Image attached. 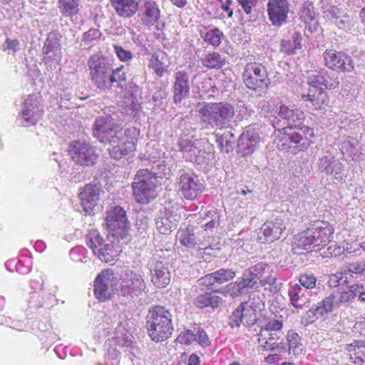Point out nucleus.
<instances>
[{
	"instance_id": "obj_33",
	"label": "nucleus",
	"mask_w": 365,
	"mask_h": 365,
	"mask_svg": "<svg viewBox=\"0 0 365 365\" xmlns=\"http://www.w3.org/2000/svg\"><path fill=\"white\" fill-rule=\"evenodd\" d=\"M170 66V57L163 51L155 52L149 59V66L153 68L158 77H163L165 73H168Z\"/></svg>"
},
{
	"instance_id": "obj_53",
	"label": "nucleus",
	"mask_w": 365,
	"mask_h": 365,
	"mask_svg": "<svg viewBox=\"0 0 365 365\" xmlns=\"http://www.w3.org/2000/svg\"><path fill=\"white\" fill-rule=\"evenodd\" d=\"M220 292L222 293L224 296L229 295L232 298H236L242 295H245L238 279L235 282L228 284L226 287L220 289Z\"/></svg>"
},
{
	"instance_id": "obj_56",
	"label": "nucleus",
	"mask_w": 365,
	"mask_h": 365,
	"mask_svg": "<svg viewBox=\"0 0 365 365\" xmlns=\"http://www.w3.org/2000/svg\"><path fill=\"white\" fill-rule=\"evenodd\" d=\"M238 281L245 294H247L251 289L258 288L259 285V282H256L253 279V277H245V272L242 277L238 279Z\"/></svg>"
},
{
	"instance_id": "obj_11",
	"label": "nucleus",
	"mask_w": 365,
	"mask_h": 365,
	"mask_svg": "<svg viewBox=\"0 0 365 365\" xmlns=\"http://www.w3.org/2000/svg\"><path fill=\"white\" fill-rule=\"evenodd\" d=\"M43 112V106L38 96L31 94L25 99L17 120L23 127L35 125L42 118Z\"/></svg>"
},
{
	"instance_id": "obj_12",
	"label": "nucleus",
	"mask_w": 365,
	"mask_h": 365,
	"mask_svg": "<svg viewBox=\"0 0 365 365\" xmlns=\"http://www.w3.org/2000/svg\"><path fill=\"white\" fill-rule=\"evenodd\" d=\"M119 294L122 297L133 299L142 294L146 288L143 276L131 270L122 272Z\"/></svg>"
},
{
	"instance_id": "obj_48",
	"label": "nucleus",
	"mask_w": 365,
	"mask_h": 365,
	"mask_svg": "<svg viewBox=\"0 0 365 365\" xmlns=\"http://www.w3.org/2000/svg\"><path fill=\"white\" fill-rule=\"evenodd\" d=\"M202 64L208 68H220L225 64V59L217 52H210L202 58Z\"/></svg>"
},
{
	"instance_id": "obj_9",
	"label": "nucleus",
	"mask_w": 365,
	"mask_h": 365,
	"mask_svg": "<svg viewBox=\"0 0 365 365\" xmlns=\"http://www.w3.org/2000/svg\"><path fill=\"white\" fill-rule=\"evenodd\" d=\"M118 279L113 270H102L93 282V294L96 298L102 302L110 299L115 294Z\"/></svg>"
},
{
	"instance_id": "obj_28",
	"label": "nucleus",
	"mask_w": 365,
	"mask_h": 365,
	"mask_svg": "<svg viewBox=\"0 0 365 365\" xmlns=\"http://www.w3.org/2000/svg\"><path fill=\"white\" fill-rule=\"evenodd\" d=\"M61 36L57 31H52L48 34L43 47V52L46 55V60H51L56 63H59L61 61Z\"/></svg>"
},
{
	"instance_id": "obj_3",
	"label": "nucleus",
	"mask_w": 365,
	"mask_h": 365,
	"mask_svg": "<svg viewBox=\"0 0 365 365\" xmlns=\"http://www.w3.org/2000/svg\"><path fill=\"white\" fill-rule=\"evenodd\" d=\"M145 327L148 336L153 341L167 340L174 329L171 309L160 305L152 307L146 316Z\"/></svg>"
},
{
	"instance_id": "obj_8",
	"label": "nucleus",
	"mask_w": 365,
	"mask_h": 365,
	"mask_svg": "<svg viewBox=\"0 0 365 365\" xmlns=\"http://www.w3.org/2000/svg\"><path fill=\"white\" fill-rule=\"evenodd\" d=\"M86 244L102 262H111L119 255L118 247L113 242L104 240L96 230L89 232Z\"/></svg>"
},
{
	"instance_id": "obj_24",
	"label": "nucleus",
	"mask_w": 365,
	"mask_h": 365,
	"mask_svg": "<svg viewBox=\"0 0 365 365\" xmlns=\"http://www.w3.org/2000/svg\"><path fill=\"white\" fill-rule=\"evenodd\" d=\"M281 338L279 332L269 333L267 331H259L257 341L259 346L263 350L269 352L283 353L287 351L285 342L277 341Z\"/></svg>"
},
{
	"instance_id": "obj_58",
	"label": "nucleus",
	"mask_w": 365,
	"mask_h": 365,
	"mask_svg": "<svg viewBox=\"0 0 365 365\" xmlns=\"http://www.w3.org/2000/svg\"><path fill=\"white\" fill-rule=\"evenodd\" d=\"M197 282L200 286H204L212 292H220V289L218 290L215 287V285L217 283V282L215 276V274H213V272L202 277L197 280Z\"/></svg>"
},
{
	"instance_id": "obj_52",
	"label": "nucleus",
	"mask_w": 365,
	"mask_h": 365,
	"mask_svg": "<svg viewBox=\"0 0 365 365\" xmlns=\"http://www.w3.org/2000/svg\"><path fill=\"white\" fill-rule=\"evenodd\" d=\"M316 307L317 309V313H320L322 317L333 312L335 308H338L333 294L325 297Z\"/></svg>"
},
{
	"instance_id": "obj_54",
	"label": "nucleus",
	"mask_w": 365,
	"mask_h": 365,
	"mask_svg": "<svg viewBox=\"0 0 365 365\" xmlns=\"http://www.w3.org/2000/svg\"><path fill=\"white\" fill-rule=\"evenodd\" d=\"M247 307V302L241 303L232 313L229 319L231 327H239L243 322V307Z\"/></svg>"
},
{
	"instance_id": "obj_1",
	"label": "nucleus",
	"mask_w": 365,
	"mask_h": 365,
	"mask_svg": "<svg viewBox=\"0 0 365 365\" xmlns=\"http://www.w3.org/2000/svg\"><path fill=\"white\" fill-rule=\"evenodd\" d=\"M271 120L273 127L282 131L285 141L298 147L300 150L307 148L314 136V128L303 125L305 113L295 105L282 104L274 113Z\"/></svg>"
},
{
	"instance_id": "obj_2",
	"label": "nucleus",
	"mask_w": 365,
	"mask_h": 365,
	"mask_svg": "<svg viewBox=\"0 0 365 365\" xmlns=\"http://www.w3.org/2000/svg\"><path fill=\"white\" fill-rule=\"evenodd\" d=\"M87 65L91 80L98 88L103 91L110 89L114 83L120 88L125 86L126 73L123 66L113 68L109 60L103 55H91Z\"/></svg>"
},
{
	"instance_id": "obj_59",
	"label": "nucleus",
	"mask_w": 365,
	"mask_h": 365,
	"mask_svg": "<svg viewBox=\"0 0 365 365\" xmlns=\"http://www.w3.org/2000/svg\"><path fill=\"white\" fill-rule=\"evenodd\" d=\"M283 328L282 320L271 319H269L264 327H262L261 331H267L269 333L279 332Z\"/></svg>"
},
{
	"instance_id": "obj_37",
	"label": "nucleus",
	"mask_w": 365,
	"mask_h": 365,
	"mask_svg": "<svg viewBox=\"0 0 365 365\" xmlns=\"http://www.w3.org/2000/svg\"><path fill=\"white\" fill-rule=\"evenodd\" d=\"M286 339V346H288L287 351H288L290 358L292 359L293 356L296 357L300 355L303 351V346L299 335L294 330H289Z\"/></svg>"
},
{
	"instance_id": "obj_15",
	"label": "nucleus",
	"mask_w": 365,
	"mask_h": 365,
	"mask_svg": "<svg viewBox=\"0 0 365 365\" xmlns=\"http://www.w3.org/2000/svg\"><path fill=\"white\" fill-rule=\"evenodd\" d=\"M133 134L123 135L120 138L115 140V143H108L110 147L108 150L110 158L116 160H120L133 153L135 150L136 143L138 138L140 135V131L136 128L133 126Z\"/></svg>"
},
{
	"instance_id": "obj_26",
	"label": "nucleus",
	"mask_w": 365,
	"mask_h": 365,
	"mask_svg": "<svg viewBox=\"0 0 365 365\" xmlns=\"http://www.w3.org/2000/svg\"><path fill=\"white\" fill-rule=\"evenodd\" d=\"M180 219L177 210L165 207L155 219L156 227L160 233L167 235L176 228Z\"/></svg>"
},
{
	"instance_id": "obj_22",
	"label": "nucleus",
	"mask_w": 365,
	"mask_h": 365,
	"mask_svg": "<svg viewBox=\"0 0 365 365\" xmlns=\"http://www.w3.org/2000/svg\"><path fill=\"white\" fill-rule=\"evenodd\" d=\"M286 229V224L281 217L267 221L259 229V238L263 240L262 242H272L281 237Z\"/></svg>"
},
{
	"instance_id": "obj_17",
	"label": "nucleus",
	"mask_w": 365,
	"mask_h": 365,
	"mask_svg": "<svg viewBox=\"0 0 365 365\" xmlns=\"http://www.w3.org/2000/svg\"><path fill=\"white\" fill-rule=\"evenodd\" d=\"M323 58L326 66L336 72L349 73L354 68L353 59L345 52L327 49Z\"/></svg>"
},
{
	"instance_id": "obj_55",
	"label": "nucleus",
	"mask_w": 365,
	"mask_h": 365,
	"mask_svg": "<svg viewBox=\"0 0 365 365\" xmlns=\"http://www.w3.org/2000/svg\"><path fill=\"white\" fill-rule=\"evenodd\" d=\"M357 140L354 139L348 140L343 143L341 152L343 155L351 158L353 160L359 155Z\"/></svg>"
},
{
	"instance_id": "obj_4",
	"label": "nucleus",
	"mask_w": 365,
	"mask_h": 365,
	"mask_svg": "<svg viewBox=\"0 0 365 365\" xmlns=\"http://www.w3.org/2000/svg\"><path fill=\"white\" fill-rule=\"evenodd\" d=\"M198 112L206 128L222 130L232 128L235 123L234 106L227 102L207 103Z\"/></svg>"
},
{
	"instance_id": "obj_44",
	"label": "nucleus",
	"mask_w": 365,
	"mask_h": 365,
	"mask_svg": "<svg viewBox=\"0 0 365 365\" xmlns=\"http://www.w3.org/2000/svg\"><path fill=\"white\" fill-rule=\"evenodd\" d=\"M58 4L60 13L64 17L72 19L79 13V0H58Z\"/></svg>"
},
{
	"instance_id": "obj_30",
	"label": "nucleus",
	"mask_w": 365,
	"mask_h": 365,
	"mask_svg": "<svg viewBox=\"0 0 365 365\" xmlns=\"http://www.w3.org/2000/svg\"><path fill=\"white\" fill-rule=\"evenodd\" d=\"M309 292L297 283L290 282L288 289V296L290 304L297 309L309 307Z\"/></svg>"
},
{
	"instance_id": "obj_40",
	"label": "nucleus",
	"mask_w": 365,
	"mask_h": 365,
	"mask_svg": "<svg viewBox=\"0 0 365 365\" xmlns=\"http://www.w3.org/2000/svg\"><path fill=\"white\" fill-rule=\"evenodd\" d=\"M160 17V9L155 1H145L143 7V24L145 26L154 25Z\"/></svg>"
},
{
	"instance_id": "obj_20",
	"label": "nucleus",
	"mask_w": 365,
	"mask_h": 365,
	"mask_svg": "<svg viewBox=\"0 0 365 365\" xmlns=\"http://www.w3.org/2000/svg\"><path fill=\"white\" fill-rule=\"evenodd\" d=\"M307 83L309 85L307 93L301 95V99L307 103L306 106L314 110L325 109L329 103V98L323 87L314 85L312 81L308 78Z\"/></svg>"
},
{
	"instance_id": "obj_32",
	"label": "nucleus",
	"mask_w": 365,
	"mask_h": 365,
	"mask_svg": "<svg viewBox=\"0 0 365 365\" xmlns=\"http://www.w3.org/2000/svg\"><path fill=\"white\" fill-rule=\"evenodd\" d=\"M314 236L311 233L309 227L304 231L297 234L292 241V250L295 254H301V250H308L317 245L314 241Z\"/></svg>"
},
{
	"instance_id": "obj_45",
	"label": "nucleus",
	"mask_w": 365,
	"mask_h": 365,
	"mask_svg": "<svg viewBox=\"0 0 365 365\" xmlns=\"http://www.w3.org/2000/svg\"><path fill=\"white\" fill-rule=\"evenodd\" d=\"M222 302V299L218 296L212 295L211 293H205L197 296L194 304L200 309L211 307L215 309Z\"/></svg>"
},
{
	"instance_id": "obj_25",
	"label": "nucleus",
	"mask_w": 365,
	"mask_h": 365,
	"mask_svg": "<svg viewBox=\"0 0 365 365\" xmlns=\"http://www.w3.org/2000/svg\"><path fill=\"white\" fill-rule=\"evenodd\" d=\"M309 228L311 233L314 236V241L317 247H324L331 242L334 228L326 221H315L310 224Z\"/></svg>"
},
{
	"instance_id": "obj_29",
	"label": "nucleus",
	"mask_w": 365,
	"mask_h": 365,
	"mask_svg": "<svg viewBox=\"0 0 365 365\" xmlns=\"http://www.w3.org/2000/svg\"><path fill=\"white\" fill-rule=\"evenodd\" d=\"M101 189L97 185L88 184L79 193L81 205L85 212L89 215L100 199Z\"/></svg>"
},
{
	"instance_id": "obj_14",
	"label": "nucleus",
	"mask_w": 365,
	"mask_h": 365,
	"mask_svg": "<svg viewBox=\"0 0 365 365\" xmlns=\"http://www.w3.org/2000/svg\"><path fill=\"white\" fill-rule=\"evenodd\" d=\"M177 183L179 191L187 200L197 198L205 189L197 175L185 170L179 172Z\"/></svg>"
},
{
	"instance_id": "obj_34",
	"label": "nucleus",
	"mask_w": 365,
	"mask_h": 365,
	"mask_svg": "<svg viewBox=\"0 0 365 365\" xmlns=\"http://www.w3.org/2000/svg\"><path fill=\"white\" fill-rule=\"evenodd\" d=\"M176 237L180 245L189 250H199L207 249L206 247H204L202 246L203 244L197 239L192 230L189 228L180 229Z\"/></svg>"
},
{
	"instance_id": "obj_21",
	"label": "nucleus",
	"mask_w": 365,
	"mask_h": 365,
	"mask_svg": "<svg viewBox=\"0 0 365 365\" xmlns=\"http://www.w3.org/2000/svg\"><path fill=\"white\" fill-rule=\"evenodd\" d=\"M268 19L274 27L279 28L287 22L290 4L288 0H268Z\"/></svg>"
},
{
	"instance_id": "obj_19",
	"label": "nucleus",
	"mask_w": 365,
	"mask_h": 365,
	"mask_svg": "<svg viewBox=\"0 0 365 365\" xmlns=\"http://www.w3.org/2000/svg\"><path fill=\"white\" fill-rule=\"evenodd\" d=\"M30 286L33 292L30 293L29 304L33 308H48L55 301V297L50 292H46L44 279L40 277L39 280L31 279Z\"/></svg>"
},
{
	"instance_id": "obj_18",
	"label": "nucleus",
	"mask_w": 365,
	"mask_h": 365,
	"mask_svg": "<svg viewBox=\"0 0 365 365\" xmlns=\"http://www.w3.org/2000/svg\"><path fill=\"white\" fill-rule=\"evenodd\" d=\"M148 267L150 270V281L155 287L163 288L170 283V267L165 259H160L154 255L149 260Z\"/></svg>"
},
{
	"instance_id": "obj_47",
	"label": "nucleus",
	"mask_w": 365,
	"mask_h": 365,
	"mask_svg": "<svg viewBox=\"0 0 365 365\" xmlns=\"http://www.w3.org/2000/svg\"><path fill=\"white\" fill-rule=\"evenodd\" d=\"M269 265L267 263L260 262L254 266L245 269V277H253L256 282H259L264 277V274L268 273Z\"/></svg>"
},
{
	"instance_id": "obj_49",
	"label": "nucleus",
	"mask_w": 365,
	"mask_h": 365,
	"mask_svg": "<svg viewBox=\"0 0 365 365\" xmlns=\"http://www.w3.org/2000/svg\"><path fill=\"white\" fill-rule=\"evenodd\" d=\"M220 218V215L216 210H210L205 214L201 227L206 231H212L219 226Z\"/></svg>"
},
{
	"instance_id": "obj_42",
	"label": "nucleus",
	"mask_w": 365,
	"mask_h": 365,
	"mask_svg": "<svg viewBox=\"0 0 365 365\" xmlns=\"http://www.w3.org/2000/svg\"><path fill=\"white\" fill-rule=\"evenodd\" d=\"M314 85L320 86L325 89H334L338 87L339 82L335 74L324 76L322 74L312 75L309 77Z\"/></svg>"
},
{
	"instance_id": "obj_7",
	"label": "nucleus",
	"mask_w": 365,
	"mask_h": 365,
	"mask_svg": "<svg viewBox=\"0 0 365 365\" xmlns=\"http://www.w3.org/2000/svg\"><path fill=\"white\" fill-rule=\"evenodd\" d=\"M242 81L247 88L254 91L268 88L271 84L267 68L257 62L246 63L242 72Z\"/></svg>"
},
{
	"instance_id": "obj_63",
	"label": "nucleus",
	"mask_w": 365,
	"mask_h": 365,
	"mask_svg": "<svg viewBox=\"0 0 365 365\" xmlns=\"http://www.w3.org/2000/svg\"><path fill=\"white\" fill-rule=\"evenodd\" d=\"M299 285L304 289L307 290L309 289H312L316 285L317 279L312 274H302L299 277Z\"/></svg>"
},
{
	"instance_id": "obj_36",
	"label": "nucleus",
	"mask_w": 365,
	"mask_h": 365,
	"mask_svg": "<svg viewBox=\"0 0 365 365\" xmlns=\"http://www.w3.org/2000/svg\"><path fill=\"white\" fill-rule=\"evenodd\" d=\"M116 14L123 18L133 16L138 9V0H110Z\"/></svg>"
},
{
	"instance_id": "obj_39",
	"label": "nucleus",
	"mask_w": 365,
	"mask_h": 365,
	"mask_svg": "<svg viewBox=\"0 0 365 365\" xmlns=\"http://www.w3.org/2000/svg\"><path fill=\"white\" fill-rule=\"evenodd\" d=\"M216 142L222 152L229 153L232 151L236 143V138L232 130H225L223 133L215 134Z\"/></svg>"
},
{
	"instance_id": "obj_27",
	"label": "nucleus",
	"mask_w": 365,
	"mask_h": 365,
	"mask_svg": "<svg viewBox=\"0 0 365 365\" xmlns=\"http://www.w3.org/2000/svg\"><path fill=\"white\" fill-rule=\"evenodd\" d=\"M190 75L185 71H178L174 75L173 86V101L180 103L190 94Z\"/></svg>"
},
{
	"instance_id": "obj_38",
	"label": "nucleus",
	"mask_w": 365,
	"mask_h": 365,
	"mask_svg": "<svg viewBox=\"0 0 365 365\" xmlns=\"http://www.w3.org/2000/svg\"><path fill=\"white\" fill-rule=\"evenodd\" d=\"M257 299H259V302L257 304L253 305V303H251L249 305V302L251 301V296L250 297V301L247 302V307H243V322L242 324L246 327H250L256 323L257 317L256 314V309L260 310L262 307H264V304L262 301L260 299V297L259 294L257 295Z\"/></svg>"
},
{
	"instance_id": "obj_60",
	"label": "nucleus",
	"mask_w": 365,
	"mask_h": 365,
	"mask_svg": "<svg viewBox=\"0 0 365 365\" xmlns=\"http://www.w3.org/2000/svg\"><path fill=\"white\" fill-rule=\"evenodd\" d=\"M167 96V92L162 88H158L153 95L152 100L153 103V108L163 109L164 99Z\"/></svg>"
},
{
	"instance_id": "obj_10",
	"label": "nucleus",
	"mask_w": 365,
	"mask_h": 365,
	"mask_svg": "<svg viewBox=\"0 0 365 365\" xmlns=\"http://www.w3.org/2000/svg\"><path fill=\"white\" fill-rule=\"evenodd\" d=\"M72 160L82 166H92L97 160L96 148L84 140H76L71 142L68 148Z\"/></svg>"
},
{
	"instance_id": "obj_23",
	"label": "nucleus",
	"mask_w": 365,
	"mask_h": 365,
	"mask_svg": "<svg viewBox=\"0 0 365 365\" xmlns=\"http://www.w3.org/2000/svg\"><path fill=\"white\" fill-rule=\"evenodd\" d=\"M260 138L259 133L254 129L248 128L243 131L237 140V152L242 156L253 153L259 145Z\"/></svg>"
},
{
	"instance_id": "obj_64",
	"label": "nucleus",
	"mask_w": 365,
	"mask_h": 365,
	"mask_svg": "<svg viewBox=\"0 0 365 365\" xmlns=\"http://www.w3.org/2000/svg\"><path fill=\"white\" fill-rule=\"evenodd\" d=\"M353 18L348 14L343 12L339 19H336L334 23L341 29H348L351 27Z\"/></svg>"
},
{
	"instance_id": "obj_51",
	"label": "nucleus",
	"mask_w": 365,
	"mask_h": 365,
	"mask_svg": "<svg viewBox=\"0 0 365 365\" xmlns=\"http://www.w3.org/2000/svg\"><path fill=\"white\" fill-rule=\"evenodd\" d=\"M338 307L352 302L356 297L355 284L351 285L349 290L333 293Z\"/></svg>"
},
{
	"instance_id": "obj_43",
	"label": "nucleus",
	"mask_w": 365,
	"mask_h": 365,
	"mask_svg": "<svg viewBox=\"0 0 365 365\" xmlns=\"http://www.w3.org/2000/svg\"><path fill=\"white\" fill-rule=\"evenodd\" d=\"M302 36L299 32L292 34L291 38L288 40H282L280 43V51L287 54L292 55L296 53L297 51L300 49Z\"/></svg>"
},
{
	"instance_id": "obj_35",
	"label": "nucleus",
	"mask_w": 365,
	"mask_h": 365,
	"mask_svg": "<svg viewBox=\"0 0 365 365\" xmlns=\"http://www.w3.org/2000/svg\"><path fill=\"white\" fill-rule=\"evenodd\" d=\"M302 21L306 24V27L311 33L317 31L319 28V23L316 18V12L312 2L306 1L303 4L299 11Z\"/></svg>"
},
{
	"instance_id": "obj_13",
	"label": "nucleus",
	"mask_w": 365,
	"mask_h": 365,
	"mask_svg": "<svg viewBox=\"0 0 365 365\" xmlns=\"http://www.w3.org/2000/svg\"><path fill=\"white\" fill-rule=\"evenodd\" d=\"M106 225L115 237L123 240L128 235L129 222L125 211L120 206H115L107 212Z\"/></svg>"
},
{
	"instance_id": "obj_16",
	"label": "nucleus",
	"mask_w": 365,
	"mask_h": 365,
	"mask_svg": "<svg viewBox=\"0 0 365 365\" xmlns=\"http://www.w3.org/2000/svg\"><path fill=\"white\" fill-rule=\"evenodd\" d=\"M197 144L198 143L187 136L180 137L177 143V148L186 160L194 161L197 164H207L210 153L200 149Z\"/></svg>"
},
{
	"instance_id": "obj_50",
	"label": "nucleus",
	"mask_w": 365,
	"mask_h": 365,
	"mask_svg": "<svg viewBox=\"0 0 365 365\" xmlns=\"http://www.w3.org/2000/svg\"><path fill=\"white\" fill-rule=\"evenodd\" d=\"M201 36L208 44L214 47H217L222 43V38L224 34L219 29L214 28L205 33L201 32Z\"/></svg>"
},
{
	"instance_id": "obj_41",
	"label": "nucleus",
	"mask_w": 365,
	"mask_h": 365,
	"mask_svg": "<svg viewBox=\"0 0 365 365\" xmlns=\"http://www.w3.org/2000/svg\"><path fill=\"white\" fill-rule=\"evenodd\" d=\"M349 352L350 359L356 364L365 363V343L361 341H354L346 347Z\"/></svg>"
},
{
	"instance_id": "obj_62",
	"label": "nucleus",
	"mask_w": 365,
	"mask_h": 365,
	"mask_svg": "<svg viewBox=\"0 0 365 365\" xmlns=\"http://www.w3.org/2000/svg\"><path fill=\"white\" fill-rule=\"evenodd\" d=\"M195 329L194 330L187 329L179 334L177 340L182 344L190 345L195 340Z\"/></svg>"
},
{
	"instance_id": "obj_6",
	"label": "nucleus",
	"mask_w": 365,
	"mask_h": 365,
	"mask_svg": "<svg viewBox=\"0 0 365 365\" xmlns=\"http://www.w3.org/2000/svg\"><path fill=\"white\" fill-rule=\"evenodd\" d=\"M135 200L140 204H147L157 196L158 180L156 173L148 169L139 170L132 184Z\"/></svg>"
},
{
	"instance_id": "obj_31",
	"label": "nucleus",
	"mask_w": 365,
	"mask_h": 365,
	"mask_svg": "<svg viewBox=\"0 0 365 365\" xmlns=\"http://www.w3.org/2000/svg\"><path fill=\"white\" fill-rule=\"evenodd\" d=\"M319 168L327 175H331L338 180H342V164L331 155H324L320 158Z\"/></svg>"
},
{
	"instance_id": "obj_57",
	"label": "nucleus",
	"mask_w": 365,
	"mask_h": 365,
	"mask_svg": "<svg viewBox=\"0 0 365 365\" xmlns=\"http://www.w3.org/2000/svg\"><path fill=\"white\" fill-rule=\"evenodd\" d=\"M215 276L216 282L218 284H223L232 279L236 274L235 272L230 269H220L213 272Z\"/></svg>"
},
{
	"instance_id": "obj_46",
	"label": "nucleus",
	"mask_w": 365,
	"mask_h": 365,
	"mask_svg": "<svg viewBox=\"0 0 365 365\" xmlns=\"http://www.w3.org/2000/svg\"><path fill=\"white\" fill-rule=\"evenodd\" d=\"M133 337L123 327H118L115 331L113 340L115 344L122 348H132L133 346Z\"/></svg>"
},
{
	"instance_id": "obj_61",
	"label": "nucleus",
	"mask_w": 365,
	"mask_h": 365,
	"mask_svg": "<svg viewBox=\"0 0 365 365\" xmlns=\"http://www.w3.org/2000/svg\"><path fill=\"white\" fill-rule=\"evenodd\" d=\"M346 272H336L329 277V284L330 287H336L348 282Z\"/></svg>"
},
{
	"instance_id": "obj_5",
	"label": "nucleus",
	"mask_w": 365,
	"mask_h": 365,
	"mask_svg": "<svg viewBox=\"0 0 365 365\" xmlns=\"http://www.w3.org/2000/svg\"><path fill=\"white\" fill-rule=\"evenodd\" d=\"M93 135L101 143H115L123 135L133 134V126L123 128L116 120L110 115H103L96 118L93 126Z\"/></svg>"
}]
</instances>
